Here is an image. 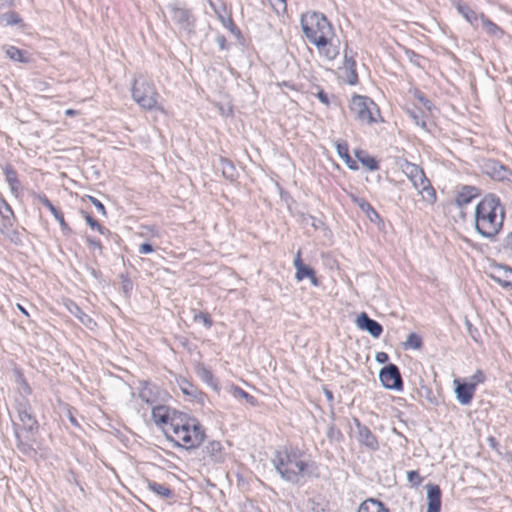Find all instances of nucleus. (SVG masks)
I'll return each instance as SVG.
<instances>
[{
    "mask_svg": "<svg viewBox=\"0 0 512 512\" xmlns=\"http://www.w3.org/2000/svg\"><path fill=\"white\" fill-rule=\"evenodd\" d=\"M203 378L206 380L211 379L212 378L211 372L207 369H203Z\"/></svg>",
    "mask_w": 512,
    "mask_h": 512,
    "instance_id": "obj_59",
    "label": "nucleus"
},
{
    "mask_svg": "<svg viewBox=\"0 0 512 512\" xmlns=\"http://www.w3.org/2000/svg\"><path fill=\"white\" fill-rule=\"evenodd\" d=\"M152 419L162 429L166 439L177 447L193 449L204 441V428L195 418L166 405L154 406Z\"/></svg>",
    "mask_w": 512,
    "mask_h": 512,
    "instance_id": "obj_1",
    "label": "nucleus"
},
{
    "mask_svg": "<svg viewBox=\"0 0 512 512\" xmlns=\"http://www.w3.org/2000/svg\"><path fill=\"white\" fill-rule=\"evenodd\" d=\"M456 9L458 13L472 26L477 27L480 20V16L472 10L468 5L457 3Z\"/></svg>",
    "mask_w": 512,
    "mask_h": 512,
    "instance_id": "obj_30",
    "label": "nucleus"
},
{
    "mask_svg": "<svg viewBox=\"0 0 512 512\" xmlns=\"http://www.w3.org/2000/svg\"><path fill=\"white\" fill-rule=\"evenodd\" d=\"M480 21L482 23L483 28L489 35L495 36L497 38L502 37L503 30L497 24H495L489 18H487L484 14L480 15Z\"/></svg>",
    "mask_w": 512,
    "mask_h": 512,
    "instance_id": "obj_32",
    "label": "nucleus"
},
{
    "mask_svg": "<svg viewBox=\"0 0 512 512\" xmlns=\"http://www.w3.org/2000/svg\"><path fill=\"white\" fill-rule=\"evenodd\" d=\"M427 512H440L441 509V490L436 484H427Z\"/></svg>",
    "mask_w": 512,
    "mask_h": 512,
    "instance_id": "obj_20",
    "label": "nucleus"
},
{
    "mask_svg": "<svg viewBox=\"0 0 512 512\" xmlns=\"http://www.w3.org/2000/svg\"><path fill=\"white\" fill-rule=\"evenodd\" d=\"M353 422L356 427L358 442L371 451L378 450L379 442L373 432L366 425L362 424L358 418H354Z\"/></svg>",
    "mask_w": 512,
    "mask_h": 512,
    "instance_id": "obj_14",
    "label": "nucleus"
},
{
    "mask_svg": "<svg viewBox=\"0 0 512 512\" xmlns=\"http://www.w3.org/2000/svg\"><path fill=\"white\" fill-rule=\"evenodd\" d=\"M328 502L324 499H311L309 501V512H329Z\"/></svg>",
    "mask_w": 512,
    "mask_h": 512,
    "instance_id": "obj_38",
    "label": "nucleus"
},
{
    "mask_svg": "<svg viewBox=\"0 0 512 512\" xmlns=\"http://www.w3.org/2000/svg\"><path fill=\"white\" fill-rule=\"evenodd\" d=\"M478 196L479 189L475 186L463 185L457 190L455 198L451 202V204L455 205L458 208L460 218L465 219V207Z\"/></svg>",
    "mask_w": 512,
    "mask_h": 512,
    "instance_id": "obj_10",
    "label": "nucleus"
},
{
    "mask_svg": "<svg viewBox=\"0 0 512 512\" xmlns=\"http://www.w3.org/2000/svg\"><path fill=\"white\" fill-rule=\"evenodd\" d=\"M0 214H1L2 218L5 220H9L10 217L13 216V211H12L11 207L5 201L3 202L2 207H0Z\"/></svg>",
    "mask_w": 512,
    "mask_h": 512,
    "instance_id": "obj_50",
    "label": "nucleus"
},
{
    "mask_svg": "<svg viewBox=\"0 0 512 512\" xmlns=\"http://www.w3.org/2000/svg\"><path fill=\"white\" fill-rule=\"evenodd\" d=\"M233 394L235 397L244 398L252 406H254L257 402L254 396L250 395L249 393H247L246 391L239 387H235L233 389Z\"/></svg>",
    "mask_w": 512,
    "mask_h": 512,
    "instance_id": "obj_44",
    "label": "nucleus"
},
{
    "mask_svg": "<svg viewBox=\"0 0 512 512\" xmlns=\"http://www.w3.org/2000/svg\"><path fill=\"white\" fill-rule=\"evenodd\" d=\"M349 197L351 199V201L356 204L362 212H364L367 216V218L372 222V223H381L382 222V219H381V216L379 215V213L372 207V205L364 198L362 197H358L356 196L355 194H349Z\"/></svg>",
    "mask_w": 512,
    "mask_h": 512,
    "instance_id": "obj_18",
    "label": "nucleus"
},
{
    "mask_svg": "<svg viewBox=\"0 0 512 512\" xmlns=\"http://www.w3.org/2000/svg\"><path fill=\"white\" fill-rule=\"evenodd\" d=\"M344 68L346 69L347 83L355 85L358 82V75L356 72V61L352 55H348L347 48L344 51Z\"/></svg>",
    "mask_w": 512,
    "mask_h": 512,
    "instance_id": "obj_26",
    "label": "nucleus"
},
{
    "mask_svg": "<svg viewBox=\"0 0 512 512\" xmlns=\"http://www.w3.org/2000/svg\"><path fill=\"white\" fill-rule=\"evenodd\" d=\"M171 14V19L179 30L186 34H191L194 31L196 18L192 11L179 3H172L168 6Z\"/></svg>",
    "mask_w": 512,
    "mask_h": 512,
    "instance_id": "obj_8",
    "label": "nucleus"
},
{
    "mask_svg": "<svg viewBox=\"0 0 512 512\" xmlns=\"http://www.w3.org/2000/svg\"><path fill=\"white\" fill-rule=\"evenodd\" d=\"M316 96L321 103H323L324 105H327V106L329 105V98H328L327 94L322 89H320L317 92Z\"/></svg>",
    "mask_w": 512,
    "mask_h": 512,
    "instance_id": "obj_55",
    "label": "nucleus"
},
{
    "mask_svg": "<svg viewBox=\"0 0 512 512\" xmlns=\"http://www.w3.org/2000/svg\"><path fill=\"white\" fill-rule=\"evenodd\" d=\"M295 278L297 281H302L304 278H309L313 286H319V281L316 277L315 271L307 265H304V267L296 271Z\"/></svg>",
    "mask_w": 512,
    "mask_h": 512,
    "instance_id": "obj_33",
    "label": "nucleus"
},
{
    "mask_svg": "<svg viewBox=\"0 0 512 512\" xmlns=\"http://www.w3.org/2000/svg\"><path fill=\"white\" fill-rule=\"evenodd\" d=\"M483 172L491 179L499 182H510L512 179L511 170L496 160H487L483 164Z\"/></svg>",
    "mask_w": 512,
    "mask_h": 512,
    "instance_id": "obj_12",
    "label": "nucleus"
},
{
    "mask_svg": "<svg viewBox=\"0 0 512 512\" xmlns=\"http://www.w3.org/2000/svg\"><path fill=\"white\" fill-rule=\"evenodd\" d=\"M349 109L353 117L363 124L375 123L377 122V116H380L379 108L367 96L354 95L351 98Z\"/></svg>",
    "mask_w": 512,
    "mask_h": 512,
    "instance_id": "obj_6",
    "label": "nucleus"
},
{
    "mask_svg": "<svg viewBox=\"0 0 512 512\" xmlns=\"http://www.w3.org/2000/svg\"><path fill=\"white\" fill-rule=\"evenodd\" d=\"M357 512H390L388 508L378 499L368 498L363 501Z\"/></svg>",
    "mask_w": 512,
    "mask_h": 512,
    "instance_id": "obj_27",
    "label": "nucleus"
},
{
    "mask_svg": "<svg viewBox=\"0 0 512 512\" xmlns=\"http://www.w3.org/2000/svg\"><path fill=\"white\" fill-rule=\"evenodd\" d=\"M407 480L413 487H418L423 478L419 475L418 471L412 470L407 472Z\"/></svg>",
    "mask_w": 512,
    "mask_h": 512,
    "instance_id": "obj_46",
    "label": "nucleus"
},
{
    "mask_svg": "<svg viewBox=\"0 0 512 512\" xmlns=\"http://www.w3.org/2000/svg\"><path fill=\"white\" fill-rule=\"evenodd\" d=\"M215 41L221 50L228 49V43H227L226 37L224 35L216 36Z\"/></svg>",
    "mask_w": 512,
    "mask_h": 512,
    "instance_id": "obj_52",
    "label": "nucleus"
},
{
    "mask_svg": "<svg viewBox=\"0 0 512 512\" xmlns=\"http://www.w3.org/2000/svg\"><path fill=\"white\" fill-rule=\"evenodd\" d=\"M139 398L149 405H153L158 401V387L149 382H144L139 391Z\"/></svg>",
    "mask_w": 512,
    "mask_h": 512,
    "instance_id": "obj_22",
    "label": "nucleus"
},
{
    "mask_svg": "<svg viewBox=\"0 0 512 512\" xmlns=\"http://www.w3.org/2000/svg\"><path fill=\"white\" fill-rule=\"evenodd\" d=\"M492 280L504 289L512 291V268L506 265H497L490 274Z\"/></svg>",
    "mask_w": 512,
    "mask_h": 512,
    "instance_id": "obj_15",
    "label": "nucleus"
},
{
    "mask_svg": "<svg viewBox=\"0 0 512 512\" xmlns=\"http://www.w3.org/2000/svg\"><path fill=\"white\" fill-rule=\"evenodd\" d=\"M148 231L152 234V235H157L158 234V231L156 229L155 226H151V227H147Z\"/></svg>",
    "mask_w": 512,
    "mask_h": 512,
    "instance_id": "obj_61",
    "label": "nucleus"
},
{
    "mask_svg": "<svg viewBox=\"0 0 512 512\" xmlns=\"http://www.w3.org/2000/svg\"><path fill=\"white\" fill-rule=\"evenodd\" d=\"M413 96L426 108L428 111H431L434 107L432 102L425 97V95L418 89L413 91Z\"/></svg>",
    "mask_w": 512,
    "mask_h": 512,
    "instance_id": "obj_43",
    "label": "nucleus"
},
{
    "mask_svg": "<svg viewBox=\"0 0 512 512\" xmlns=\"http://www.w3.org/2000/svg\"><path fill=\"white\" fill-rule=\"evenodd\" d=\"M17 308L26 316H29L28 312L26 311V309L20 305V304H17Z\"/></svg>",
    "mask_w": 512,
    "mask_h": 512,
    "instance_id": "obj_64",
    "label": "nucleus"
},
{
    "mask_svg": "<svg viewBox=\"0 0 512 512\" xmlns=\"http://www.w3.org/2000/svg\"><path fill=\"white\" fill-rule=\"evenodd\" d=\"M408 115L412 118L414 123L418 126H420L423 129H427V123H426V116L424 112L418 108L416 109H408L407 110Z\"/></svg>",
    "mask_w": 512,
    "mask_h": 512,
    "instance_id": "obj_35",
    "label": "nucleus"
},
{
    "mask_svg": "<svg viewBox=\"0 0 512 512\" xmlns=\"http://www.w3.org/2000/svg\"><path fill=\"white\" fill-rule=\"evenodd\" d=\"M505 209L498 196L485 195L474 212L475 230L484 238L493 240L502 230Z\"/></svg>",
    "mask_w": 512,
    "mask_h": 512,
    "instance_id": "obj_2",
    "label": "nucleus"
},
{
    "mask_svg": "<svg viewBox=\"0 0 512 512\" xmlns=\"http://www.w3.org/2000/svg\"><path fill=\"white\" fill-rule=\"evenodd\" d=\"M3 173L5 176V180L8 183L11 193L15 196H19V192L21 190V183L18 179V175L16 170L11 165H6L3 167Z\"/></svg>",
    "mask_w": 512,
    "mask_h": 512,
    "instance_id": "obj_23",
    "label": "nucleus"
},
{
    "mask_svg": "<svg viewBox=\"0 0 512 512\" xmlns=\"http://www.w3.org/2000/svg\"><path fill=\"white\" fill-rule=\"evenodd\" d=\"M2 19L5 21L6 25H17L22 22L19 14L14 11L4 13Z\"/></svg>",
    "mask_w": 512,
    "mask_h": 512,
    "instance_id": "obj_40",
    "label": "nucleus"
},
{
    "mask_svg": "<svg viewBox=\"0 0 512 512\" xmlns=\"http://www.w3.org/2000/svg\"><path fill=\"white\" fill-rule=\"evenodd\" d=\"M381 384L389 390L401 391L403 389V380L397 365L389 363L379 372Z\"/></svg>",
    "mask_w": 512,
    "mask_h": 512,
    "instance_id": "obj_9",
    "label": "nucleus"
},
{
    "mask_svg": "<svg viewBox=\"0 0 512 512\" xmlns=\"http://www.w3.org/2000/svg\"><path fill=\"white\" fill-rule=\"evenodd\" d=\"M65 307L70 314L74 315L86 328L94 330L97 326L96 322L87 315L74 301L67 300Z\"/></svg>",
    "mask_w": 512,
    "mask_h": 512,
    "instance_id": "obj_19",
    "label": "nucleus"
},
{
    "mask_svg": "<svg viewBox=\"0 0 512 512\" xmlns=\"http://www.w3.org/2000/svg\"><path fill=\"white\" fill-rule=\"evenodd\" d=\"M193 320L195 322H202L206 328H210L213 325V321L208 313L198 312L194 314Z\"/></svg>",
    "mask_w": 512,
    "mask_h": 512,
    "instance_id": "obj_45",
    "label": "nucleus"
},
{
    "mask_svg": "<svg viewBox=\"0 0 512 512\" xmlns=\"http://www.w3.org/2000/svg\"><path fill=\"white\" fill-rule=\"evenodd\" d=\"M336 151L338 156L344 160L346 165L351 170L358 168L357 163L349 155L348 144L345 141H337L335 143Z\"/></svg>",
    "mask_w": 512,
    "mask_h": 512,
    "instance_id": "obj_29",
    "label": "nucleus"
},
{
    "mask_svg": "<svg viewBox=\"0 0 512 512\" xmlns=\"http://www.w3.org/2000/svg\"><path fill=\"white\" fill-rule=\"evenodd\" d=\"M406 54L410 57L411 61H412L413 57H418V55L412 50H407Z\"/></svg>",
    "mask_w": 512,
    "mask_h": 512,
    "instance_id": "obj_63",
    "label": "nucleus"
},
{
    "mask_svg": "<svg viewBox=\"0 0 512 512\" xmlns=\"http://www.w3.org/2000/svg\"><path fill=\"white\" fill-rule=\"evenodd\" d=\"M326 436L331 442H340L343 438L341 431L334 425L328 427Z\"/></svg>",
    "mask_w": 512,
    "mask_h": 512,
    "instance_id": "obj_41",
    "label": "nucleus"
},
{
    "mask_svg": "<svg viewBox=\"0 0 512 512\" xmlns=\"http://www.w3.org/2000/svg\"><path fill=\"white\" fill-rule=\"evenodd\" d=\"M375 360L380 364H384V363L388 362L389 356L386 352H377L376 356H375Z\"/></svg>",
    "mask_w": 512,
    "mask_h": 512,
    "instance_id": "obj_54",
    "label": "nucleus"
},
{
    "mask_svg": "<svg viewBox=\"0 0 512 512\" xmlns=\"http://www.w3.org/2000/svg\"><path fill=\"white\" fill-rule=\"evenodd\" d=\"M485 381V375L481 370H477L472 376H471V382L475 383V386L478 383H483Z\"/></svg>",
    "mask_w": 512,
    "mask_h": 512,
    "instance_id": "obj_51",
    "label": "nucleus"
},
{
    "mask_svg": "<svg viewBox=\"0 0 512 512\" xmlns=\"http://www.w3.org/2000/svg\"><path fill=\"white\" fill-rule=\"evenodd\" d=\"M147 487L150 491L163 499H171L174 497V492L165 484L155 481H148Z\"/></svg>",
    "mask_w": 512,
    "mask_h": 512,
    "instance_id": "obj_31",
    "label": "nucleus"
},
{
    "mask_svg": "<svg viewBox=\"0 0 512 512\" xmlns=\"http://www.w3.org/2000/svg\"><path fill=\"white\" fill-rule=\"evenodd\" d=\"M321 57L328 61L335 60L340 53V41L334 34V36H328L326 39L319 40L314 44Z\"/></svg>",
    "mask_w": 512,
    "mask_h": 512,
    "instance_id": "obj_13",
    "label": "nucleus"
},
{
    "mask_svg": "<svg viewBox=\"0 0 512 512\" xmlns=\"http://www.w3.org/2000/svg\"><path fill=\"white\" fill-rule=\"evenodd\" d=\"M3 50L5 51L6 56L12 61L19 63H30L32 60L30 54L27 51L21 50L16 46L6 45L3 46Z\"/></svg>",
    "mask_w": 512,
    "mask_h": 512,
    "instance_id": "obj_24",
    "label": "nucleus"
},
{
    "mask_svg": "<svg viewBox=\"0 0 512 512\" xmlns=\"http://www.w3.org/2000/svg\"><path fill=\"white\" fill-rule=\"evenodd\" d=\"M273 10L277 13L285 12L287 8L286 0H267Z\"/></svg>",
    "mask_w": 512,
    "mask_h": 512,
    "instance_id": "obj_47",
    "label": "nucleus"
},
{
    "mask_svg": "<svg viewBox=\"0 0 512 512\" xmlns=\"http://www.w3.org/2000/svg\"><path fill=\"white\" fill-rule=\"evenodd\" d=\"M273 464L276 471L285 481L297 484L301 478L310 475L313 462L305 459V453L298 447L285 446L275 452Z\"/></svg>",
    "mask_w": 512,
    "mask_h": 512,
    "instance_id": "obj_3",
    "label": "nucleus"
},
{
    "mask_svg": "<svg viewBox=\"0 0 512 512\" xmlns=\"http://www.w3.org/2000/svg\"><path fill=\"white\" fill-rule=\"evenodd\" d=\"M18 419L25 431L34 432L38 430V421L33 414L31 405L28 400L22 399L16 404Z\"/></svg>",
    "mask_w": 512,
    "mask_h": 512,
    "instance_id": "obj_11",
    "label": "nucleus"
},
{
    "mask_svg": "<svg viewBox=\"0 0 512 512\" xmlns=\"http://www.w3.org/2000/svg\"><path fill=\"white\" fill-rule=\"evenodd\" d=\"M302 31L311 44L334 36V28L327 17L317 11H307L300 17Z\"/></svg>",
    "mask_w": 512,
    "mask_h": 512,
    "instance_id": "obj_4",
    "label": "nucleus"
},
{
    "mask_svg": "<svg viewBox=\"0 0 512 512\" xmlns=\"http://www.w3.org/2000/svg\"><path fill=\"white\" fill-rule=\"evenodd\" d=\"M84 218L87 224L92 228L96 229L101 235H109L110 230L99 224L97 220H95L90 214L84 213Z\"/></svg>",
    "mask_w": 512,
    "mask_h": 512,
    "instance_id": "obj_39",
    "label": "nucleus"
},
{
    "mask_svg": "<svg viewBox=\"0 0 512 512\" xmlns=\"http://www.w3.org/2000/svg\"><path fill=\"white\" fill-rule=\"evenodd\" d=\"M153 251H154V248L150 243H142L138 249V252L140 254H149Z\"/></svg>",
    "mask_w": 512,
    "mask_h": 512,
    "instance_id": "obj_53",
    "label": "nucleus"
},
{
    "mask_svg": "<svg viewBox=\"0 0 512 512\" xmlns=\"http://www.w3.org/2000/svg\"><path fill=\"white\" fill-rule=\"evenodd\" d=\"M324 392H325V396H326L327 400L328 401H333V393L330 390H328V389H325Z\"/></svg>",
    "mask_w": 512,
    "mask_h": 512,
    "instance_id": "obj_60",
    "label": "nucleus"
},
{
    "mask_svg": "<svg viewBox=\"0 0 512 512\" xmlns=\"http://www.w3.org/2000/svg\"><path fill=\"white\" fill-rule=\"evenodd\" d=\"M78 114V111L74 110V109H67L65 111V115L66 116H69V117H72V116H75Z\"/></svg>",
    "mask_w": 512,
    "mask_h": 512,
    "instance_id": "obj_58",
    "label": "nucleus"
},
{
    "mask_svg": "<svg viewBox=\"0 0 512 512\" xmlns=\"http://www.w3.org/2000/svg\"><path fill=\"white\" fill-rule=\"evenodd\" d=\"M487 441H488V443H489V445H490V447H491V448H493V449H496V448H497V446H498V442L496 441V439H495L493 436H489V437L487 438Z\"/></svg>",
    "mask_w": 512,
    "mask_h": 512,
    "instance_id": "obj_57",
    "label": "nucleus"
},
{
    "mask_svg": "<svg viewBox=\"0 0 512 512\" xmlns=\"http://www.w3.org/2000/svg\"><path fill=\"white\" fill-rule=\"evenodd\" d=\"M69 420H70V422H71V424H72V425H74V426H78V423H77L76 418H75L71 413H70V415H69Z\"/></svg>",
    "mask_w": 512,
    "mask_h": 512,
    "instance_id": "obj_62",
    "label": "nucleus"
},
{
    "mask_svg": "<svg viewBox=\"0 0 512 512\" xmlns=\"http://www.w3.org/2000/svg\"><path fill=\"white\" fill-rule=\"evenodd\" d=\"M356 156L362 165L365 166L368 170L375 171L379 168L378 162L375 160V158L365 154L363 151H356Z\"/></svg>",
    "mask_w": 512,
    "mask_h": 512,
    "instance_id": "obj_34",
    "label": "nucleus"
},
{
    "mask_svg": "<svg viewBox=\"0 0 512 512\" xmlns=\"http://www.w3.org/2000/svg\"><path fill=\"white\" fill-rule=\"evenodd\" d=\"M455 394L458 402L462 405H469L475 393V383L464 382L460 383L455 380Z\"/></svg>",
    "mask_w": 512,
    "mask_h": 512,
    "instance_id": "obj_17",
    "label": "nucleus"
},
{
    "mask_svg": "<svg viewBox=\"0 0 512 512\" xmlns=\"http://www.w3.org/2000/svg\"><path fill=\"white\" fill-rule=\"evenodd\" d=\"M206 453L211 461L222 463L225 460V453L222 444L219 441H211L205 446Z\"/></svg>",
    "mask_w": 512,
    "mask_h": 512,
    "instance_id": "obj_25",
    "label": "nucleus"
},
{
    "mask_svg": "<svg viewBox=\"0 0 512 512\" xmlns=\"http://www.w3.org/2000/svg\"><path fill=\"white\" fill-rule=\"evenodd\" d=\"M357 326L364 331H367L372 337L378 338L382 332V325L376 320L370 318L365 312H362L357 318Z\"/></svg>",
    "mask_w": 512,
    "mask_h": 512,
    "instance_id": "obj_16",
    "label": "nucleus"
},
{
    "mask_svg": "<svg viewBox=\"0 0 512 512\" xmlns=\"http://www.w3.org/2000/svg\"><path fill=\"white\" fill-rule=\"evenodd\" d=\"M219 168L221 169L222 175L225 179L230 182H234L238 177V172L234 164L227 158H219Z\"/></svg>",
    "mask_w": 512,
    "mask_h": 512,
    "instance_id": "obj_28",
    "label": "nucleus"
},
{
    "mask_svg": "<svg viewBox=\"0 0 512 512\" xmlns=\"http://www.w3.org/2000/svg\"><path fill=\"white\" fill-rule=\"evenodd\" d=\"M403 346L405 349H420L423 346V341L420 335L412 332L408 334Z\"/></svg>",
    "mask_w": 512,
    "mask_h": 512,
    "instance_id": "obj_37",
    "label": "nucleus"
},
{
    "mask_svg": "<svg viewBox=\"0 0 512 512\" xmlns=\"http://www.w3.org/2000/svg\"><path fill=\"white\" fill-rule=\"evenodd\" d=\"M304 265L305 264L301 260V252L298 251L296 254V257L294 259V267H295L296 271H298V269L304 267Z\"/></svg>",
    "mask_w": 512,
    "mask_h": 512,
    "instance_id": "obj_56",
    "label": "nucleus"
},
{
    "mask_svg": "<svg viewBox=\"0 0 512 512\" xmlns=\"http://www.w3.org/2000/svg\"><path fill=\"white\" fill-rule=\"evenodd\" d=\"M86 242L87 244L89 245L90 248L92 249H97L99 251L100 254H102L103 252V247L101 245V242L93 237H90V236H87L86 237Z\"/></svg>",
    "mask_w": 512,
    "mask_h": 512,
    "instance_id": "obj_48",
    "label": "nucleus"
},
{
    "mask_svg": "<svg viewBox=\"0 0 512 512\" xmlns=\"http://www.w3.org/2000/svg\"><path fill=\"white\" fill-rule=\"evenodd\" d=\"M157 95L156 89L152 83L145 80H135L133 82V100L143 109H154L157 104Z\"/></svg>",
    "mask_w": 512,
    "mask_h": 512,
    "instance_id": "obj_7",
    "label": "nucleus"
},
{
    "mask_svg": "<svg viewBox=\"0 0 512 512\" xmlns=\"http://www.w3.org/2000/svg\"><path fill=\"white\" fill-rule=\"evenodd\" d=\"M419 394L421 397H424L430 404H438L437 398L434 396L432 390L428 386L422 385Z\"/></svg>",
    "mask_w": 512,
    "mask_h": 512,
    "instance_id": "obj_42",
    "label": "nucleus"
},
{
    "mask_svg": "<svg viewBox=\"0 0 512 512\" xmlns=\"http://www.w3.org/2000/svg\"><path fill=\"white\" fill-rule=\"evenodd\" d=\"M178 385L181 391L188 396L196 397L198 394V388L186 378L178 380Z\"/></svg>",
    "mask_w": 512,
    "mask_h": 512,
    "instance_id": "obj_36",
    "label": "nucleus"
},
{
    "mask_svg": "<svg viewBox=\"0 0 512 512\" xmlns=\"http://www.w3.org/2000/svg\"><path fill=\"white\" fill-rule=\"evenodd\" d=\"M89 201L93 204V206L97 209L99 213L106 216L105 206L94 196H88Z\"/></svg>",
    "mask_w": 512,
    "mask_h": 512,
    "instance_id": "obj_49",
    "label": "nucleus"
},
{
    "mask_svg": "<svg viewBox=\"0 0 512 512\" xmlns=\"http://www.w3.org/2000/svg\"><path fill=\"white\" fill-rule=\"evenodd\" d=\"M34 198L37 199L42 205H44L52 213V215L58 221L63 232H65V233L70 232V228H69L68 224L66 223L62 212L59 211L51 203V201L46 197L45 194H35Z\"/></svg>",
    "mask_w": 512,
    "mask_h": 512,
    "instance_id": "obj_21",
    "label": "nucleus"
},
{
    "mask_svg": "<svg viewBox=\"0 0 512 512\" xmlns=\"http://www.w3.org/2000/svg\"><path fill=\"white\" fill-rule=\"evenodd\" d=\"M405 175L411 181L413 187L421 195L422 200L433 205L437 200L436 191L426 177L423 169L413 163L407 162L404 169Z\"/></svg>",
    "mask_w": 512,
    "mask_h": 512,
    "instance_id": "obj_5",
    "label": "nucleus"
}]
</instances>
